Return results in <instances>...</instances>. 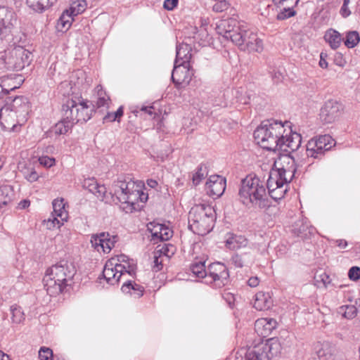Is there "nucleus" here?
Instances as JSON below:
<instances>
[{
  "label": "nucleus",
  "instance_id": "nucleus-45",
  "mask_svg": "<svg viewBox=\"0 0 360 360\" xmlns=\"http://www.w3.org/2000/svg\"><path fill=\"white\" fill-rule=\"evenodd\" d=\"M39 359L40 360H53V351L46 347H41L39 350Z\"/></svg>",
  "mask_w": 360,
  "mask_h": 360
},
{
  "label": "nucleus",
  "instance_id": "nucleus-9",
  "mask_svg": "<svg viewBox=\"0 0 360 360\" xmlns=\"http://www.w3.org/2000/svg\"><path fill=\"white\" fill-rule=\"evenodd\" d=\"M282 347L277 338L261 340L247 349L241 348L235 354V360H271L278 356Z\"/></svg>",
  "mask_w": 360,
  "mask_h": 360
},
{
  "label": "nucleus",
  "instance_id": "nucleus-50",
  "mask_svg": "<svg viewBox=\"0 0 360 360\" xmlns=\"http://www.w3.org/2000/svg\"><path fill=\"white\" fill-rule=\"evenodd\" d=\"M272 1L278 6L284 5V4L286 3V6L295 7L298 4L300 0H272Z\"/></svg>",
  "mask_w": 360,
  "mask_h": 360
},
{
  "label": "nucleus",
  "instance_id": "nucleus-58",
  "mask_svg": "<svg viewBox=\"0 0 360 360\" xmlns=\"http://www.w3.org/2000/svg\"><path fill=\"white\" fill-rule=\"evenodd\" d=\"M223 297L229 302V304H231L234 300L233 295L229 292H224L223 294Z\"/></svg>",
  "mask_w": 360,
  "mask_h": 360
},
{
  "label": "nucleus",
  "instance_id": "nucleus-63",
  "mask_svg": "<svg viewBox=\"0 0 360 360\" xmlns=\"http://www.w3.org/2000/svg\"><path fill=\"white\" fill-rule=\"evenodd\" d=\"M19 205L21 208H26L30 206V202L29 200H24L21 201Z\"/></svg>",
  "mask_w": 360,
  "mask_h": 360
},
{
  "label": "nucleus",
  "instance_id": "nucleus-36",
  "mask_svg": "<svg viewBox=\"0 0 360 360\" xmlns=\"http://www.w3.org/2000/svg\"><path fill=\"white\" fill-rule=\"evenodd\" d=\"M73 17L67 10L63 11L57 22L58 29L61 32L67 31L71 27Z\"/></svg>",
  "mask_w": 360,
  "mask_h": 360
},
{
  "label": "nucleus",
  "instance_id": "nucleus-33",
  "mask_svg": "<svg viewBox=\"0 0 360 360\" xmlns=\"http://www.w3.org/2000/svg\"><path fill=\"white\" fill-rule=\"evenodd\" d=\"M231 261L232 264L238 268H242L244 266L252 264L254 262L252 255L248 253L243 255L235 254L232 256Z\"/></svg>",
  "mask_w": 360,
  "mask_h": 360
},
{
  "label": "nucleus",
  "instance_id": "nucleus-14",
  "mask_svg": "<svg viewBox=\"0 0 360 360\" xmlns=\"http://www.w3.org/2000/svg\"><path fill=\"white\" fill-rule=\"evenodd\" d=\"M17 23V17L13 9L0 6V49L13 40L12 31Z\"/></svg>",
  "mask_w": 360,
  "mask_h": 360
},
{
  "label": "nucleus",
  "instance_id": "nucleus-46",
  "mask_svg": "<svg viewBox=\"0 0 360 360\" xmlns=\"http://www.w3.org/2000/svg\"><path fill=\"white\" fill-rule=\"evenodd\" d=\"M38 160L39 164L46 168H50L56 165V159L46 155L39 157Z\"/></svg>",
  "mask_w": 360,
  "mask_h": 360
},
{
  "label": "nucleus",
  "instance_id": "nucleus-11",
  "mask_svg": "<svg viewBox=\"0 0 360 360\" xmlns=\"http://www.w3.org/2000/svg\"><path fill=\"white\" fill-rule=\"evenodd\" d=\"M136 265L134 259L124 255H118L108 259L103 268V276L110 285L118 283L121 278L133 276L136 273Z\"/></svg>",
  "mask_w": 360,
  "mask_h": 360
},
{
  "label": "nucleus",
  "instance_id": "nucleus-48",
  "mask_svg": "<svg viewBox=\"0 0 360 360\" xmlns=\"http://www.w3.org/2000/svg\"><path fill=\"white\" fill-rule=\"evenodd\" d=\"M229 8V3L226 0H220L219 1H217L212 7V10L214 12L217 13H221L226 10H227Z\"/></svg>",
  "mask_w": 360,
  "mask_h": 360
},
{
  "label": "nucleus",
  "instance_id": "nucleus-47",
  "mask_svg": "<svg viewBox=\"0 0 360 360\" xmlns=\"http://www.w3.org/2000/svg\"><path fill=\"white\" fill-rule=\"evenodd\" d=\"M163 258L157 252H155L153 257V270L159 271L162 269Z\"/></svg>",
  "mask_w": 360,
  "mask_h": 360
},
{
  "label": "nucleus",
  "instance_id": "nucleus-43",
  "mask_svg": "<svg viewBox=\"0 0 360 360\" xmlns=\"http://www.w3.org/2000/svg\"><path fill=\"white\" fill-rule=\"evenodd\" d=\"M207 175L206 168L202 167V166H200L198 167L197 171L193 176V183L195 185H198L200 183V181L205 179Z\"/></svg>",
  "mask_w": 360,
  "mask_h": 360
},
{
  "label": "nucleus",
  "instance_id": "nucleus-64",
  "mask_svg": "<svg viewBox=\"0 0 360 360\" xmlns=\"http://www.w3.org/2000/svg\"><path fill=\"white\" fill-rule=\"evenodd\" d=\"M319 65L322 68H326L328 67V63L326 62V60L323 59L322 58H321L320 61H319Z\"/></svg>",
  "mask_w": 360,
  "mask_h": 360
},
{
  "label": "nucleus",
  "instance_id": "nucleus-17",
  "mask_svg": "<svg viewBox=\"0 0 360 360\" xmlns=\"http://www.w3.org/2000/svg\"><path fill=\"white\" fill-rule=\"evenodd\" d=\"M53 219L45 221L48 229L56 226L60 227L68 218V212L66 209V203L63 198L55 199L53 202Z\"/></svg>",
  "mask_w": 360,
  "mask_h": 360
},
{
  "label": "nucleus",
  "instance_id": "nucleus-8",
  "mask_svg": "<svg viewBox=\"0 0 360 360\" xmlns=\"http://www.w3.org/2000/svg\"><path fill=\"white\" fill-rule=\"evenodd\" d=\"M205 261L196 260L190 266L191 273L195 277L203 279V282L214 288H220L224 286L229 277L226 266L220 262L210 264L207 269L205 268Z\"/></svg>",
  "mask_w": 360,
  "mask_h": 360
},
{
  "label": "nucleus",
  "instance_id": "nucleus-1",
  "mask_svg": "<svg viewBox=\"0 0 360 360\" xmlns=\"http://www.w3.org/2000/svg\"><path fill=\"white\" fill-rule=\"evenodd\" d=\"M274 168L269 173L266 187L269 195L275 200L284 198L289 188V183L294 177L297 167L294 158L282 155L274 162Z\"/></svg>",
  "mask_w": 360,
  "mask_h": 360
},
{
  "label": "nucleus",
  "instance_id": "nucleus-60",
  "mask_svg": "<svg viewBox=\"0 0 360 360\" xmlns=\"http://www.w3.org/2000/svg\"><path fill=\"white\" fill-rule=\"evenodd\" d=\"M115 115V117H117V121L119 122L120 121V118L123 115V113H124V111H123V107L122 106H120L117 110L114 112Z\"/></svg>",
  "mask_w": 360,
  "mask_h": 360
},
{
  "label": "nucleus",
  "instance_id": "nucleus-16",
  "mask_svg": "<svg viewBox=\"0 0 360 360\" xmlns=\"http://www.w3.org/2000/svg\"><path fill=\"white\" fill-rule=\"evenodd\" d=\"M344 111V105L334 99H330L325 102L320 110V119L326 124L333 123L337 121Z\"/></svg>",
  "mask_w": 360,
  "mask_h": 360
},
{
  "label": "nucleus",
  "instance_id": "nucleus-54",
  "mask_svg": "<svg viewBox=\"0 0 360 360\" xmlns=\"http://www.w3.org/2000/svg\"><path fill=\"white\" fill-rule=\"evenodd\" d=\"M319 277L320 278L321 281L323 283L325 287H327L330 284V276L327 274L323 272V273L321 274L319 276Z\"/></svg>",
  "mask_w": 360,
  "mask_h": 360
},
{
  "label": "nucleus",
  "instance_id": "nucleus-28",
  "mask_svg": "<svg viewBox=\"0 0 360 360\" xmlns=\"http://www.w3.org/2000/svg\"><path fill=\"white\" fill-rule=\"evenodd\" d=\"M83 186L88 189L89 192L96 195L98 198L103 200L106 193V188L103 185L98 184L95 179H85Z\"/></svg>",
  "mask_w": 360,
  "mask_h": 360
},
{
  "label": "nucleus",
  "instance_id": "nucleus-7",
  "mask_svg": "<svg viewBox=\"0 0 360 360\" xmlns=\"http://www.w3.org/2000/svg\"><path fill=\"white\" fill-rule=\"evenodd\" d=\"M238 197L239 200L247 207H264L267 194L264 181L255 175H248L241 181Z\"/></svg>",
  "mask_w": 360,
  "mask_h": 360
},
{
  "label": "nucleus",
  "instance_id": "nucleus-40",
  "mask_svg": "<svg viewBox=\"0 0 360 360\" xmlns=\"http://www.w3.org/2000/svg\"><path fill=\"white\" fill-rule=\"evenodd\" d=\"M155 252H157V253H158L161 257H165L169 259L174 255L176 248L170 243H165Z\"/></svg>",
  "mask_w": 360,
  "mask_h": 360
},
{
  "label": "nucleus",
  "instance_id": "nucleus-24",
  "mask_svg": "<svg viewBox=\"0 0 360 360\" xmlns=\"http://www.w3.org/2000/svg\"><path fill=\"white\" fill-rule=\"evenodd\" d=\"M301 143V135L297 132H293L291 129V132L287 134V136L283 139V144L281 146L279 150L288 153L290 151H295L300 148Z\"/></svg>",
  "mask_w": 360,
  "mask_h": 360
},
{
  "label": "nucleus",
  "instance_id": "nucleus-61",
  "mask_svg": "<svg viewBox=\"0 0 360 360\" xmlns=\"http://www.w3.org/2000/svg\"><path fill=\"white\" fill-rule=\"evenodd\" d=\"M147 185L152 188H155L158 186V182L153 179H148L147 181Z\"/></svg>",
  "mask_w": 360,
  "mask_h": 360
},
{
  "label": "nucleus",
  "instance_id": "nucleus-25",
  "mask_svg": "<svg viewBox=\"0 0 360 360\" xmlns=\"http://www.w3.org/2000/svg\"><path fill=\"white\" fill-rule=\"evenodd\" d=\"M192 48L187 44H180L176 46V54L174 64H191Z\"/></svg>",
  "mask_w": 360,
  "mask_h": 360
},
{
  "label": "nucleus",
  "instance_id": "nucleus-51",
  "mask_svg": "<svg viewBox=\"0 0 360 360\" xmlns=\"http://www.w3.org/2000/svg\"><path fill=\"white\" fill-rule=\"evenodd\" d=\"M349 278L352 281H357L360 278V268L358 266H352L348 272Z\"/></svg>",
  "mask_w": 360,
  "mask_h": 360
},
{
  "label": "nucleus",
  "instance_id": "nucleus-32",
  "mask_svg": "<svg viewBox=\"0 0 360 360\" xmlns=\"http://www.w3.org/2000/svg\"><path fill=\"white\" fill-rule=\"evenodd\" d=\"M57 0H26L27 6L37 12H43L53 5Z\"/></svg>",
  "mask_w": 360,
  "mask_h": 360
},
{
  "label": "nucleus",
  "instance_id": "nucleus-34",
  "mask_svg": "<svg viewBox=\"0 0 360 360\" xmlns=\"http://www.w3.org/2000/svg\"><path fill=\"white\" fill-rule=\"evenodd\" d=\"M13 195V191L11 186H0V209L11 202Z\"/></svg>",
  "mask_w": 360,
  "mask_h": 360
},
{
  "label": "nucleus",
  "instance_id": "nucleus-3",
  "mask_svg": "<svg viewBox=\"0 0 360 360\" xmlns=\"http://www.w3.org/2000/svg\"><path fill=\"white\" fill-rule=\"evenodd\" d=\"M224 29V32L219 31L220 34L233 43L241 50L261 53L264 49L263 41L258 37L257 34L248 28L243 22L235 19L222 20L217 27Z\"/></svg>",
  "mask_w": 360,
  "mask_h": 360
},
{
  "label": "nucleus",
  "instance_id": "nucleus-27",
  "mask_svg": "<svg viewBox=\"0 0 360 360\" xmlns=\"http://www.w3.org/2000/svg\"><path fill=\"white\" fill-rule=\"evenodd\" d=\"M225 243L227 248L234 250L246 247L248 245V240L243 236L229 233L226 236Z\"/></svg>",
  "mask_w": 360,
  "mask_h": 360
},
{
  "label": "nucleus",
  "instance_id": "nucleus-53",
  "mask_svg": "<svg viewBox=\"0 0 360 360\" xmlns=\"http://www.w3.org/2000/svg\"><path fill=\"white\" fill-rule=\"evenodd\" d=\"M140 111L143 112H144L146 114H148L150 117L153 116L155 117V116L156 115V112H155V108L152 105H150V106H143V107H141Z\"/></svg>",
  "mask_w": 360,
  "mask_h": 360
},
{
  "label": "nucleus",
  "instance_id": "nucleus-22",
  "mask_svg": "<svg viewBox=\"0 0 360 360\" xmlns=\"http://www.w3.org/2000/svg\"><path fill=\"white\" fill-rule=\"evenodd\" d=\"M226 188V179L219 175L210 176L205 184L207 193L212 198H219Z\"/></svg>",
  "mask_w": 360,
  "mask_h": 360
},
{
  "label": "nucleus",
  "instance_id": "nucleus-35",
  "mask_svg": "<svg viewBox=\"0 0 360 360\" xmlns=\"http://www.w3.org/2000/svg\"><path fill=\"white\" fill-rule=\"evenodd\" d=\"M11 321L14 324L23 323L25 320V314L21 307L14 304L10 307Z\"/></svg>",
  "mask_w": 360,
  "mask_h": 360
},
{
  "label": "nucleus",
  "instance_id": "nucleus-39",
  "mask_svg": "<svg viewBox=\"0 0 360 360\" xmlns=\"http://www.w3.org/2000/svg\"><path fill=\"white\" fill-rule=\"evenodd\" d=\"M360 41V37L356 31H350L347 33L345 45L347 48H354Z\"/></svg>",
  "mask_w": 360,
  "mask_h": 360
},
{
  "label": "nucleus",
  "instance_id": "nucleus-19",
  "mask_svg": "<svg viewBox=\"0 0 360 360\" xmlns=\"http://www.w3.org/2000/svg\"><path fill=\"white\" fill-rule=\"evenodd\" d=\"M117 242V236H111L108 233H101L98 235L92 236L91 243L98 252L108 253L115 246Z\"/></svg>",
  "mask_w": 360,
  "mask_h": 360
},
{
  "label": "nucleus",
  "instance_id": "nucleus-52",
  "mask_svg": "<svg viewBox=\"0 0 360 360\" xmlns=\"http://www.w3.org/2000/svg\"><path fill=\"white\" fill-rule=\"evenodd\" d=\"M179 4V0H165L163 7L167 11L174 10Z\"/></svg>",
  "mask_w": 360,
  "mask_h": 360
},
{
  "label": "nucleus",
  "instance_id": "nucleus-41",
  "mask_svg": "<svg viewBox=\"0 0 360 360\" xmlns=\"http://www.w3.org/2000/svg\"><path fill=\"white\" fill-rule=\"evenodd\" d=\"M339 313L342 314L345 318L352 319L356 316L357 309L354 305H344L340 307Z\"/></svg>",
  "mask_w": 360,
  "mask_h": 360
},
{
  "label": "nucleus",
  "instance_id": "nucleus-62",
  "mask_svg": "<svg viewBox=\"0 0 360 360\" xmlns=\"http://www.w3.org/2000/svg\"><path fill=\"white\" fill-rule=\"evenodd\" d=\"M0 360H11L10 356L0 350Z\"/></svg>",
  "mask_w": 360,
  "mask_h": 360
},
{
  "label": "nucleus",
  "instance_id": "nucleus-5",
  "mask_svg": "<svg viewBox=\"0 0 360 360\" xmlns=\"http://www.w3.org/2000/svg\"><path fill=\"white\" fill-rule=\"evenodd\" d=\"M291 132V123L285 121L267 120L254 131V139L262 148L268 150H279L283 139Z\"/></svg>",
  "mask_w": 360,
  "mask_h": 360
},
{
  "label": "nucleus",
  "instance_id": "nucleus-57",
  "mask_svg": "<svg viewBox=\"0 0 360 360\" xmlns=\"http://www.w3.org/2000/svg\"><path fill=\"white\" fill-rule=\"evenodd\" d=\"M105 122H114L117 120L114 112H108L103 118Z\"/></svg>",
  "mask_w": 360,
  "mask_h": 360
},
{
  "label": "nucleus",
  "instance_id": "nucleus-42",
  "mask_svg": "<svg viewBox=\"0 0 360 360\" xmlns=\"http://www.w3.org/2000/svg\"><path fill=\"white\" fill-rule=\"evenodd\" d=\"M294 7L287 6L281 10L276 16L278 20H284L290 17H293L296 15V11L293 9Z\"/></svg>",
  "mask_w": 360,
  "mask_h": 360
},
{
  "label": "nucleus",
  "instance_id": "nucleus-2",
  "mask_svg": "<svg viewBox=\"0 0 360 360\" xmlns=\"http://www.w3.org/2000/svg\"><path fill=\"white\" fill-rule=\"evenodd\" d=\"M144 184L130 179L118 180L112 185L113 196L120 202V209L125 213L140 211L148 198L143 191Z\"/></svg>",
  "mask_w": 360,
  "mask_h": 360
},
{
  "label": "nucleus",
  "instance_id": "nucleus-55",
  "mask_svg": "<svg viewBox=\"0 0 360 360\" xmlns=\"http://www.w3.org/2000/svg\"><path fill=\"white\" fill-rule=\"evenodd\" d=\"M272 78L275 82H280L283 79V75L279 70H274L272 73Z\"/></svg>",
  "mask_w": 360,
  "mask_h": 360
},
{
  "label": "nucleus",
  "instance_id": "nucleus-21",
  "mask_svg": "<svg viewBox=\"0 0 360 360\" xmlns=\"http://www.w3.org/2000/svg\"><path fill=\"white\" fill-rule=\"evenodd\" d=\"M147 229L151 233V240L154 243L168 240L173 235V231L169 226L155 221L148 223Z\"/></svg>",
  "mask_w": 360,
  "mask_h": 360
},
{
  "label": "nucleus",
  "instance_id": "nucleus-38",
  "mask_svg": "<svg viewBox=\"0 0 360 360\" xmlns=\"http://www.w3.org/2000/svg\"><path fill=\"white\" fill-rule=\"evenodd\" d=\"M87 6V4L85 0H77L72 2L70 7L67 11L73 16H76L83 13Z\"/></svg>",
  "mask_w": 360,
  "mask_h": 360
},
{
  "label": "nucleus",
  "instance_id": "nucleus-23",
  "mask_svg": "<svg viewBox=\"0 0 360 360\" xmlns=\"http://www.w3.org/2000/svg\"><path fill=\"white\" fill-rule=\"evenodd\" d=\"M277 322L273 318L258 319L255 323V332L259 337L266 338L276 328Z\"/></svg>",
  "mask_w": 360,
  "mask_h": 360
},
{
  "label": "nucleus",
  "instance_id": "nucleus-4",
  "mask_svg": "<svg viewBox=\"0 0 360 360\" xmlns=\"http://www.w3.org/2000/svg\"><path fill=\"white\" fill-rule=\"evenodd\" d=\"M77 270L67 260H60L49 267L43 278L44 288L50 296H56L70 290Z\"/></svg>",
  "mask_w": 360,
  "mask_h": 360
},
{
  "label": "nucleus",
  "instance_id": "nucleus-49",
  "mask_svg": "<svg viewBox=\"0 0 360 360\" xmlns=\"http://www.w3.org/2000/svg\"><path fill=\"white\" fill-rule=\"evenodd\" d=\"M350 3V0H344L343 4L340 10V14L343 18H347L351 14V11L349 8V4Z\"/></svg>",
  "mask_w": 360,
  "mask_h": 360
},
{
  "label": "nucleus",
  "instance_id": "nucleus-18",
  "mask_svg": "<svg viewBox=\"0 0 360 360\" xmlns=\"http://www.w3.org/2000/svg\"><path fill=\"white\" fill-rule=\"evenodd\" d=\"M193 75L191 64H174L172 79L177 88L181 84H188Z\"/></svg>",
  "mask_w": 360,
  "mask_h": 360
},
{
  "label": "nucleus",
  "instance_id": "nucleus-15",
  "mask_svg": "<svg viewBox=\"0 0 360 360\" xmlns=\"http://www.w3.org/2000/svg\"><path fill=\"white\" fill-rule=\"evenodd\" d=\"M335 145V140L328 134L313 137L307 143V156L314 159L321 158L325 155V153Z\"/></svg>",
  "mask_w": 360,
  "mask_h": 360
},
{
  "label": "nucleus",
  "instance_id": "nucleus-37",
  "mask_svg": "<svg viewBox=\"0 0 360 360\" xmlns=\"http://www.w3.org/2000/svg\"><path fill=\"white\" fill-rule=\"evenodd\" d=\"M97 93V108L108 107L110 103V97L107 95L105 91L103 89L102 86L98 85L96 88Z\"/></svg>",
  "mask_w": 360,
  "mask_h": 360
},
{
  "label": "nucleus",
  "instance_id": "nucleus-26",
  "mask_svg": "<svg viewBox=\"0 0 360 360\" xmlns=\"http://www.w3.org/2000/svg\"><path fill=\"white\" fill-rule=\"evenodd\" d=\"M272 305V299L268 292H258L255 295L253 307L259 311L266 310Z\"/></svg>",
  "mask_w": 360,
  "mask_h": 360
},
{
  "label": "nucleus",
  "instance_id": "nucleus-31",
  "mask_svg": "<svg viewBox=\"0 0 360 360\" xmlns=\"http://www.w3.org/2000/svg\"><path fill=\"white\" fill-rule=\"evenodd\" d=\"M324 39L333 49H338L342 41L341 34L333 29H329L326 32Z\"/></svg>",
  "mask_w": 360,
  "mask_h": 360
},
{
  "label": "nucleus",
  "instance_id": "nucleus-13",
  "mask_svg": "<svg viewBox=\"0 0 360 360\" xmlns=\"http://www.w3.org/2000/svg\"><path fill=\"white\" fill-rule=\"evenodd\" d=\"M0 60L7 70L20 71L30 64L32 54L23 46H16L6 50Z\"/></svg>",
  "mask_w": 360,
  "mask_h": 360
},
{
  "label": "nucleus",
  "instance_id": "nucleus-30",
  "mask_svg": "<svg viewBox=\"0 0 360 360\" xmlns=\"http://www.w3.org/2000/svg\"><path fill=\"white\" fill-rule=\"evenodd\" d=\"M74 124L75 123L70 119H66L64 116L61 121L56 123L54 127H52L50 132L54 134L56 136L65 134L72 129Z\"/></svg>",
  "mask_w": 360,
  "mask_h": 360
},
{
  "label": "nucleus",
  "instance_id": "nucleus-29",
  "mask_svg": "<svg viewBox=\"0 0 360 360\" xmlns=\"http://www.w3.org/2000/svg\"><path fill=\"white\" fill-rule=\"evenodd\" d=\"M122 290L124 293H129L135 298H139L143 295L144 288L131 281H127L122 286Z\"/></svg>",
  "mask_w": 360,
  "mask_h": 360
},
{
  "label": "nucleus",
  "instance_id": "nucleus-56",
  "mask_svg": "<svg viewBox=\"0 0 360 360\" xmlns=\"http://www.w3.org/2000/svg\"><path fill=\"white\" fill-rule=\"evenodd\" d=\"M259 283V280L257 276L251 277L248 281V284L252 288L257 287Z\"/></svg>",
  "mask_w": 360,
  "mask_h": 360
},
{
  "label": "nucleus",
  "instance_id": "nucleus-59",
  "mask_svg": "<svg viewBox=\"0 0 360 360\" xmlns=\"http://www.w3.org/2000/svg\"><path fill=\"white\" fill-rule=\"evenodd\" d=\"M337 245L343 249L345 248L347 246V242L344 239H339L336 240Z\"/></svg>",
  "mask_w": 360,
  "mask_h": 360
},
{
  "label": "nucleus",
  "instance_id": "nucleus-12",
  "mask_svg": "<svg viewBox=\"0 0 360 360\" xmlns=\"http://www.w3.org/2000/svg\"><path fill=\"white\" fill-rule=\"evenodd\" d=\"M63 116L70 119L75 124L79 122H86L91 119L94 105L86 99L75 97L69 99L63 105Z\"/></svg>",
  "mask_w": 360,
  "mask_h": 360
},
{
  "label": "nucleus",
  "instance_id": "nucleus-10",
  "mask_svg": "<svg viewBox=\"0 0 360 360\" xmlns=\"http://www.w3.org/2000/svg\"><path fill=\"white\" fill-rule=\"evenodd\" d=\"M215 220V210L210 205H195L188 213V227L198 235L204 236L210 233L214 227Z\"/></svg>",
  "mask_w": 360,
  "mask_h": 360
},
{
  "label": "nucleus",
  "instance_id": "nucleus-20",
  "mask_svg": "<svg viewBox=\"0 0 360 360\" xmlns=\"http://www.w3.org/2000/svg\"><path fill=\"white\" fill-rule=\"evenodd\" d=\"M290 232L295 236L304 240L313 236L316 233V229L310 224L307 218L302 217L292 224Z\"/></svg>",
  "mask_w": 360,
  "mask_h": 360
},
{
  "label": "nucleus",
  "instance_id": "nucleus-6",
  "mask_svg": "<svg viewBox=\"0 0 360 360\" xmlns=\"http://www.w3.org/2000/svg\"><path fill=\"white\" fill-rule=\"evenodd\" d=\"M31 110L27 98L15 97L11 103H7L0 110V125L6 131H18L29 117Z\"/></svg>",
  "mask_w": 360,
  "mask_h": 360
},
{
  "label": "nucleus",
  "instance_id": "nucleus-44",
  "mask_svg": "<svg viewBox=\"0 0 360 360\" xmlns=\"http://www.w3.org/2000/svg\"><path fill=\"white\" fill-rule=\"evenodd\" d=\"M23 175L25 178L31 183L37 181L39 178V174L33 167L25 168L23 171Z\"/></svg>",
  "mask_w": 360,
  "mask_h": 360
}]
</instances>
